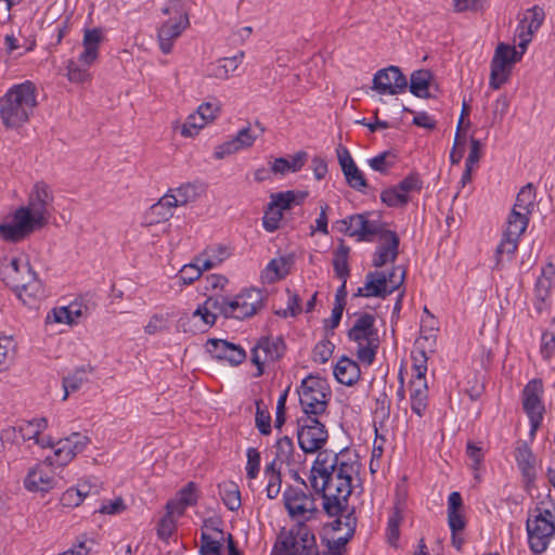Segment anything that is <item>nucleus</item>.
<instances>
[{"label": "nucleus", "mask_w": 555, "mask_h": 555, "mask_svg": "<svg viewBox=\"0 0 555 555\" xmlns=\"http://www.w3.org/2000/svg\"><path fill=\"white\" fill-rule=\"evenodd\" d=\"M53 201L50 186L37 182L28 195L27 205L15 210L11 223L0 224V238L17 243L46 227L54 211Z\"/></svg>", "instance_id": "1"}, {"label": "nucleus", "mask_w": 555, "mask_h": 555, "mask_svg": "<svg viewBox=\"0 0 555 555\" xmlns=\"http://www.w3.org/2000/svg\"><path fill=\"white\" fill-rule=\"evenodd\" d=\"M360 463L356 457L343 461L336 468L322 476L317 491H322L323 508L328 516H338L347 509L348 499L352 492V482L360 473Z\"/></svg>", "instance_id": "2"}, {"label": "nucleus", "mask_w": 555, "mask_h": 555, "mask_svg": "<svg viewBox=\"0 0 555 555\" xmlns=\"http://www.w3.org/2000/svg\"><path fill=\"white\" fill-rule=\"evenodd\" d=\"M36 101V87L31 81L15 85L0 98V118L5 128H18L28 121Z\"/></svg>", "instance_id": "3"}, {"label": "nucleus", "mask_w": 555, "mask_h": 555, "mask_svg": "<svg viewBox=\"0 0 555 555\" xmlns=\"http://www.w3.org/2000/svg\"><path fill=\"white\" fill-rule=\"evenodd\" d=\"M4 275L7 283L15 289L24 302H27V298L41 299L44 297V288L27 258H12L4 268Z\"/></svg>", "instance_id": "4"}, {"label": "nucleus", "mask_w": 555, "mask_h": 555, "mask_svg": "<svg viewBox=\"0 0 555 555\" xmlns=\"http://www.w3.org/2000/svg\"><path fill=\"white\" fill-rule=\"evenodd\" d=\"M349 340L353 341L359 361L371 365L379 347V335L375 327V317L370 313L360 314L348 331Z\"/></svg>", "instance_id": "5"}, {"label": "nucleus", "mask_w": 555, "mask_h": 555, "mask_svg": "<svg viewBox=\"0 0 555 555\" xmlns=\"http://www.w3.org/2000/svg\"><path fill=\"white\" fill-rule=\"evenodd\" d=\"M208 304L225 318L243 320L253 317L263 307V295L261 291L251 288L232 299L223 296L208 297Z\"/></svg>", "instance_id": "6"}, {"label": "nucleus", "mask_w": 555, "mask_h": 555, "mask_svg": "<svg viewBox=\"0 0 555 555\" xmlns=\"http://www.w3.org/2000/svg\"><path fill=\"white\" fill-rule=\"evenodd\" d=\"M271 555H319L315 537L305 524H297L279 535Z\"/></svg>", "instance_id": "7"}, {"label": "nucleus", "mask_w": 555, "mask_h": 555, "mask_svg": "<svg viewBox=\"0 0 555 555\" xmlns=\"http://www.w3.org/2000/svg\"><path fill=\"white\" fill-rule=\"evenodd\" d=\"M537 511L538 514L527 520L526 530L530 551L540 555L547 550L553 537L555 511L548 508H537Z\"/></svg>", "instance_id": "8"}, {"label": "nucleus", "mask_w": 555, "mask_h": 555, "mask_svg": "<svg viewBox=\"0 0 555 555\" xmlns=\"http://www.w3.org/2000/svg\"><path fill=\"white\" fill-rule=\"evenodd\" d=\"M298 395L302 409L301 416H315L318 418L325 413L330 392L323 380L312 376L305 378L301 382Z\"/></svg>", "instance_id": "9"}, {"label": "nucleus", "mask_w": 555, "mask_h": 555, "mask_svg": "<svg viewBox=\"0 0 555 555\" xmlns=\"http://www.w3.org/2000/svg\"><path fill=\"white\" fill-rule=\"evenodd\" d=\"M181 1L182 0H171L163 9L164 14H175L173 17H170L159 27L157 33L159 48L165 54L171 52L175 40L180 37L182 31L190 25L188 14L181 7Z\"/></svg>", "instance_id": "10"}, {"label": "nucleus", "mask_w": 555, "mask_h": 555, "mask_svg": "<svg viewBox=\"0 0 555 555\" xmlns=\"http://www.w3.org/2000/svg\"><path fill=\"white\" fill-rule=\"evenodd\" d=\"M283 501L289 517L298 524H305L319 514L315 499L302 489L287 487L283 492Z\"/></svg>", "instance_id": "11"}, {"label": "nucleus", "mask_w": 555, "mask_h": 555, "mask_svg": "<svg viewBox=\"0 0 555 555\" xmlns=\"http://www.w3.org/2000/svg\"><path fill=\"white\" fill-rule=\"evenodd\" d=\"M328 438L325 425L315 416H300L297 420V439L305 453L322 449Z\"/></svg>", "instance_id": "12"}, {"label": "nucleus", "mask_w": 555, "mask_h": 555, "mask_svg": "<svg viewBox=\"0 0 555 555\" xmlns=\"http://www.w3.org/2000/svg\"><path fill=\"white\" fill-rule=\"evenodd\" d=\"M370 214H356L345 219L337 220L335 228L338 232L356 237L358 242H373L382 231V223L370 220Z\"/></svg>", "instance_id": "13"}, {"label": "nucleus", "mask_w": 555, "mask_h": 555, "mask_svg": "<svg viewBox=\"0 0 555 555\" xmlns=\"http://www.w3.org/2000/svg\"><path fill=\"white\" fill-rule=\"evenodd\" d=\"M426 354L425 351H418L417 356H414V379L411 382V409L412 411L418 415L423 416L427 409V400H428V388L426 383Z\"/></svg>", "instance_id": "14"}, {"label": "nucleus", "mask_w": 555, "mask_h": 555, "mask_svg": "<svg viewBox=\"0 0 555 555\" xmlns=\"http://www.w3.org/2000/svg\"><path fill=\"white\" fill-rule=\"evenodd\" d=\"M529 217L517 211H511L506 220L503 237L496 247L498 263L504 255L511 258L517 250L519 238L528 227Z\"/></svg>", "instance_id": "15"}, {"label": "nucleus", "mask_w": 555, "mask_h": 555, "mask_svg": "<svg viewBox=\"0 0 555 555\" xmlns=\"http://www.w3.org/2000/svg\"><path fill=\"white\" fill-rule=\"evenodd\" d=\"M286 346L282 337H261L251 349V362L257 366L256 376L263 374L267 363L279 361Z\"/></svg>", "instance_id": "16"}, {"label": "nucleus", "mask_w": 555, "mask_h": 555, "mask_svg": "<svg viewBox=\"0 0 555 555\" xmlns=\"http://www.w3.org/2000/svg\"><path fill=\"white\" fill-rule=\"evenodd\" d=\"M542 391L543 386L540 379L530 380L522 391V406L530 421L531 436H534L543 420Z\"/></svg>", "instance_id": "17"}, {"label": "nucleus", "mask_w": 555, "mask_h": 555, "mask_svg": "<svg viewBox=\"0 0 555 555\" xmlns=\"http://www.w3.org/2000/svg\"><path fill=\"white\" fill-rule=\"evenodd\" d=\"M408 81L397 66H388L377 70L373 78L372 89L379 94L396 95L405 91Z\"/></svg>", "instance_id": "18"}, {"label": "nucleus", "mask_w": 555, "mask_h": 555, "mask_svg": "<svg viewBox=\"0 0 555 555\" xmlns=\"http://www.w3.org/2000/svg\"><path fill=\"white\" fill-rule=\"evenodd\" d=\"M89 442L90 439L88 436L80 433H73L70 436L57 441L53 457H47V461L57 466L67 465L76 454L85 450Z\"/></svg>", "instance_id": "19"}, {"label": "nucleus", "mask_w": 555, "mask_h": 555, "mask_svg": "<svg viewBox=\"0 0 555 555\" xmlns=\"http://www.w3.org/2000/svg\"><path fill=\"white\" fill-rule=\"evenodd\" d=\"M545 13L542 8L534 5L526 11L516 28V37L518 38V48L526 52L528 44L531 42L533 35L543 24Z\"/></svg>", "instance_id": "20"}, {"label": "nucleus", "mask_w": 555, "mask_h": 555, "mask_svg": "<svg viewBox=\"0 0 555 555\" xmlns=\"http://www.w3.org/2000/svg\"><path fill=\"white\" fill-rule=\"evenodd\" d=\"M352 457H356V454L351 453L349 450H344L339 453L328 450H319L311 469L312 487H317L319 479L336 468L343 461H349Z\"/></svg>", "instance_id": "21"}, {"label": "nucleus", "mask_w": 555, "mask_h": 555, "mask_svg": "<svg viewBox=\"0 0 555 555\" xmlns=\"http://www.w3.org/2000/svg\"><path fill=\"white\" fill-rule=\"evenodd\" d=\"M206 350L212 358L238 365L246 359L245 350L240 346L223 339H208Z\"/></svg>", "instance_id": "22"}, {"label": "nucleus", "mask_w": 555, "mask_h": 555, "mask_svg": "<svg viewBox=\"0 0 555 555\" xmlns=\"http://www.w3.org/2000/svg\"><path fill=\"white\" fill-rule=\"evenodd\" d=\"M336 155L348 185L357 191L365 189L367 186L366 179L363 172L357 167L348 149L339 144L336 147Z\"/></svg>", "instance_id": "23"}, {"label": "nucleus", "mask_w": 555, "mask_h": 555, "mask_svg": "<svg viewBox=\"0 0 555 555\" xmlns=\"http://www.w3.org/2000/svg\"><path fill=\"white\" fill-rule=\"evenodd\" d=\"M53 464L44 461L30 469L24 480V486L29 491L47 492L55 486L54 473L51 468Z\"/></svg>", "instance_id": "24"}, {"label": "nucleus", "mask_w": 555, "mask_h": 555, "mask_svg": "<svg viewBox=\"0 0 555 555\" xmlns=\"http://www.w3.org/2000/svg\"><path fill=\"white\" fill-rule=\"evenodd\" d=\"M380 244L376 248L372 263L376 268H380L388 262H395L398 257L399 237L396 232L385 230L378 234Z\"/></svg>", "instance_id": "25"}, {"label": "nucleus", "mask_w": 555, "mask_h": 555, "mask_svg": "<svg viewBox=\"0 0 555 555\" xmlns=\"http://www.w3.org/2000/svg\"><path fill=\"white\" fill-rule=\"evenodd\" d=\"M274 448L275 456L271 463H275V466L279 467L285 464L297 478V469L302 463V455L295 452L293 440L285 436L276 441Z\"/></svg>", "instance_id": "26"}, {"label": "nucleus", "mask_w": 555, "mask_h": 555, "mask_svg": "<svg viewBox=\"0 0 555 555\" xmlns=\"http://www.w3.org/2000/svg\"><path fill=\"white\" fill-rule=\"evenodd\" d=\"M391 294L387 284V276L379 271L369 272L362 287H359L354 296L359 297H379L385 298Z\"/></svg>", "instance_id": "27"}, {"label": "nucleus", "mask_w": 555, "mask_h": 555, "mask_svg": "<svg viewBox=\"0 0 555 555\" xmlns=\"http://www.w3.org/2000/svg\"><path fill=\"white\" fill-rule=\"evenodd\" d=\"M244 52L231 57H221L211 62L206 67V76L219 80H228L240 67Z\"/></svg>", "instance_id": "28"}, {"label": "nucleus", "mask_w": 555, "mask_h": 555, "mask_svg": "<svg viewBox=\"0 0 555 555\" xmlns=\"http://www.w3.org/2000/svg\"><path fill=\"white\" fill-rule=\"evenodd\" d=\"M102 41V31L99 28L87 29L83 34V51L78 61L85 66H91L99 55V47Z\"/></svg>", "instance_id": "29"}, {"label": "nucleus", "mask_w": 555, "mask_h": 555, "mask_svg": "<svg viewBox=\"0 0 555 555\" xmlns=\"http://www.w3.org/2000/svg\"><path fill=\"white\" fill-rule=\"evenodd\" d=\"M554 278L555 267L552 263H548L542 269L541 275L537 279L534 285V296L537 301L534 305L539 312H542L545 307V301L550 296Z\"/></svg>", "instance_id": "30"}, {"label": "nucleus", "mask_w": 555, "mask_h": 555, "mask_svg": "<svg viewBox=\"0 0 555 555\" xmlns=\"http://www.w3.org/2000/svg\"><path fill=\"white\" fill-rule=\"evenodd\" d=\"M173 205L171 197L166 193L153 204L145 214V222L149 225L168 221L173 216Z\"/></svg>", "instance_id": "31"}, {"label": "nucleus", "mask_w": 555, "mask_h": 555, "mask_svg": "<svg viewBox=\"0 0 555 555\" xmlns=\"http://www.w3.org/2000/svg\"><path fill=\"white\" fill-rule=\"evenodd\" d=\"M197 501L196 487L194 482H189L177 494L175 500H170L166 509L169 514L181 516L188 506L194 505Z\"/></svg>", "instance_id": "32"}, {"label": "nucleus", "mask_w": 555, "mask_h": 555, "mask_svg": "<svg viewBox=\"0 0 555 555\" xmlns=\"http://www.w3.org/2000/svg\"><path fill=\"white\" fill-rule=\"evenodd\" d=\"M334 375L338 383L352 386L361 375L358 363L347 357H343L334 367Z\"/></svg>", "instance_id": "33"}, {"label": "nucleus", "mask_w": 555, "mask_h": 555, "mask_svg": "<svg viewBox=\"0 0 555 555\" xmlns=\"http://www.w3.org/2000/svg\"><path fill=\"white\" fill-rule=\"evenodd\" d=\"M203 193V188L195 183H184L176 189H170L167 194L176 207L185 206L195 202Z\"/></svg>", "instance_id": "34"}, {"label": "nucleus", "mask_w": 555, "mask_h": 555, "mask_svg": "<svg viewBox=\"0 0 555 555\" xmlns=\"http://www.w3.org/2000/svg\"><path fill=\"white\" fill-rule=\"evenodd\" d=\"M433 75L427 69H420L412 73L410 78V91L417 98H429V87Z\"/></svg>", "instance_id": "35"}, {"label": "nucleus", "mask_w": 555, "mask_h": 555, "mask_svg": "<svg viewBox=\"0 0 555 555\" xmlns=\"http://www.w3.org/2000/svg\"><path fill=\"white\" fill-rule=\"evenodd\" d=\"M308 196L306 191H286L271 195V206L283 210L289 209L293 205L301 204Z\"/></svg>", "instance_id": "36"}, {"label": "nucleus", "mask_w": 555, "mask_h": 555, "mask_svg": "<svg viewBox=\"0 0 555 555\" xmlns=\"http://www.w3.org/2000/svg\"><path fill=\"white\" fill-rule=\"evenodd\" d=\"M515 460L522 475L529 477L533 474L535 459L526 441L517 442L515 448Z\"/></svg>", "instance_id": "37"}, {"label": "nucleus", "mask_w": 555, "mask_h": 555, "mask_svg": "<svg viewBox=\"0 0 555 555\" xmlns=\"http://www.w3.org/2000/svg\"><path fill=\"white\" fill-rule=\"evenodd\" d=\"M535 201V190L532 183H528L520 189L517 194L513 211L530 216Z\"/></svg>", "instance_id": "38"}, {"label": "nucleus", "mask_w": 555, "mask_h": 555, "mask_svg": "<svg viewBox=\"0 0 555 555\" xmlns=\"http://www.w3.org/2000/svg\"><path fill=\"white\" fill-rule=\"evenodd\" d=\"M287 260L283 257L272 259L261 272V280L264 283H274L284 279L287 273Z\"/></svg>", "instance_id": "39"}, {"label": "nucleus", "mask_w": 555, "mask_h": 555, "mask_svg": "<svg viewBox=\"0 0 555 555\" xmlns=\"http://www.w3.org/2000/svg\"><path fill=\"white\" fill-rule=\"evenodd\" d=\"M219 494L224 505L230 511H237L241 505V492L238 486L233 481H225L219 485Z\"/></svg>", "instance_id": "40"}, {"label": "nucleus", "mask_w": 555, "mask_h": 555, "mask_svg": "<svg viewBox=\"0 0 555 555\" xmlns=\"http://www.w3.org/2000/svg\"><path fill=\"white\" fill-rule=\"evenodd\" d=\"M91 487L87 482H80L75 488L67 489L61 496L63 506H79L90 493Z\"/></svg>", "instance_id": "41"}, {"label": "nucleus", "mask_w": 555, "mask_h": 555, "mask_svg": "<svg viewBox=\"0 0 555 555\" xmlns=\"http://www.w3.org/2000/svg\"><path fill=\"white\" fill-rule=\"evenodd\" d=\"M350 248L341 242L333 256V267L338 279H348L350 269L348 264Z\"/></svg>", "instance_id": "42"}, {"label": "nucleus", "mask_w": 555, "mask_h": 555, "mask_svg": "<svg viewBox=\"0 0 555 555\" xmlns=\"http://www.w3.org/2000/svg\"><path fill=\"white\" fill-rule=\"evenodd\" d=\"M525 52L522 49L517 51L515 47L509 44L500 43L498 44L492 61H498V63L506 65L512 68L513 64L519 62Z\"/></svg>", "instance_id": "43"}, {"label": "nucleus", "mask_w": 555, "mask_h": 555, "mask_svg": "<svg viewBox=\"0 0 555 555\" xmlns=\"http://www.w3.org/2000/svg\"><path fill=\"white\" fill-rule=\"evenodd\" d=\"M511 73V67L500 64L498 61H491L490 88L499 90L508 80Z\"/></svg>", "instance_id": "44"}, {"label": "nucleus", "mask_w": 555, "mask_h": 555, "mask_svg": "<svg viewBox=\"0 0 555 555\" xmlns=\"http://www.w3.org/2000/svg\"><path fill=\"white\" fill-rule=\"evenodd\" d=\"M48 422L46 418H35L25 422L18 426V433L24 440H36L38 436L47 428Z\"/></svg>", "instance_id": "45"}, {"label": "nucleus", "mask_w": 555, "mask_h": 555, "mask_svg": "<svg viewBox=\"0 0 555 555\" xmlns=\"http://www.w3.org/2000/svg\"><path fill=\"white\" fill-rule=\"evenodd\" d=\"M395 159L396 157L390 151H385L370 158L367 163L373 170L386 175L395 166Z\"/></svg>", "instance_id": "46"}, {"label": "nucleus", "mask_w": 555, "mask_h": 555, "mask_svg": "<svg viewBox=\"0 0 555 555\" xmlns=\"http://www.w3.org/2000/svg\"><path fill=\"white\" fill-rule=\"evenodd\" d=\"M380 199L389 207H403L409 203L410 197L403 195L400 189L396 185L384 190L380 193Z\"/></svg>", "instance_id": "47"}, {"label": "nucleus", "mask_w": 555, "mask_h": 555, "mask_svg": "<svg viewBox=\"0 0 555 555\" xmlns=\"http://www.w3.org/2000/svg\"><path fill=\"white\" fill-rule=\"evenodd\" d=\"M356 527H357V518L353 514V511L348 512L345 515H340L332 524V528H333L334 532L344 531V533L348 534L349 537H353Z\"/></svg>", "instance_id": "48"}, {"label": "nucleus", "mask_w": 555, "mask_h": 555, "mask_svg": "<svg viewBox=\"0 0 555 555\" xmlns=\"http://www.w3.org/2000/svg\"><path fill=\"white\" fill-rule=\"evenodd\" d=\"M87 382L86 373L83 370L76 371L75 373L63 378L64 396L66 400L70 392H75Z\"/></svg>", "instance_id": "49"}, {"label": "nucleus", "mask_w": 555, "mask_h": 555, "mask_svg": "<svg viewBox=\"0 0 555 555\" xmlns=\"http://www.w3.org/2000/svg\"><path fill=\"white\" fill-rule=\"evenodd\" d=\"M203 118L194 113L190 114L180 127V132L184 138H192L205 127Z\"/></svg>", "instance_id": "50"}, {"label": "nucleus", "mask_w": 555, "mask_h": 555, "mask_svg": "<svg viewBox=\"0 0 555 555\" xmlns=\"http://www.w3.org/2000/svg\"><path fill=\"white\" fill-rule=\"evenodd\" d=\"M90 66H85L81 63H77L75 61H68L66 69H67V78L69 81L75 83L85 82L90 78V74L88 68Z\"/></svg>", "instance_id": "51"}, {"label": "nucleus", "mask_w": 555, "mask_h": 555, "mask_svg": "<svg viewBox=\"0 0 555 555\" xmlns=\"http://www.w3.org/2000/svg\"><path fill=\"white\" fill-rule=\"evenodd\" d=\"M282 218L283 211H281V209L276 208L275 206H271L270 203L262 218L263 228L268 232H274L279 229Z\"/></svg>", "instance_id": "52"}, {"label": "nucleus", "mask_w": 555, "mask_h": 555, "mask_svg": "<svg viewBox=\"0 0 555 555\" xmlns=\"http://www.w3.org/2000/svg\"><path fill=\"white\" fill-rule=\"evenodd\" d=\"M222 544L220 541L214 540L209 534L203 532L201 535V555H222Z\"/></svg>", "instance_id": "53"}, {"label": "nucleus", "mask_w": 555, "mask_h": 555, "mask_svg": "<svg viewBox=\"0 0 555 555\" xmlns=\"http://www.w3.org/2000/svg\"><path fill=\"white\" fill-rule=\"evenodd\" d=\"M256 427L262 435H269L271 433V416L270 413L261 406L259 401L256 402Z\"/></svg>", "instance_id": "54"}, {"label": "nucleus", "mask_w": 555, "mask_h": 555, "mask_svg": "<svg viewBox=\"0 0 555 555\" xmlns=\"http://www.w3.org/2000/svg\"><path fill=\"white\" fill-rule=\"evenodd\" d=\"M202 273L199 267L196 266L195 261L184 264L179 272L178 280L183 285H190L201 278Z\"/></svg>", "instance_id": "55"}, {"label": "nucleus", "mask_w": 555, "mask_h": 555, "mask_svg": "<svg viewBox=\"0 0 555 555\" xmlns=\"http://www.w3.org/2000/svg\"><path fill=\"white\" fill-rule=\"evenodd\" d=\"M403 195L409 196L412 192H420L423 182L417 173H410L398 185Z\"/></svg>", "instance_id": "56"}, {"label": "nucleus", "mask_w": 555, "mask_h": 555, "mask_svg": "<svg viewBox=\"0 0 555 555\" xmlns=\"http://www.w3.org/2000/svg\"><path fill=\"white\" fill-rule=\"evenodd\" d=\"M334 345L330 340H322L318 343L313 349L314 362L325 363L332 357Z\"/></svg>", "instance_id": "57"}, {"label": "nucleus", "mask_w": 555, "mask_h": 555, "mask_svg": "<svg viewBox=\"0 0 555 555\" xmlns=\"http://www.w3.org/2000/svg\"><path fill=\"white\" fill-rule=\"evenodd\" d=\"M247 464L246 473L247 477L254 479L257 477L260 468V453L256 448L247 449Z\"/></svg>", "instance_id": "58"}, {"label": "nucleus", "mask_w": 555, "mask_h": 555, "mask_svg": "<svg viewBox=\"0 0 555 555\" xmlns=\"http://www.w3.org/2000/svg\"><path fill=\"white\" fill-rule=\"evenodd\" d=\"M220 112V105L215 102H206L198 106L197 111L195 112L196 115L201 116L203 118V121H205V125L208 122L215 120Z\"/></svg>", "instance_id": "59"}, {"label": "nucleus", "mask_w": 555, "mask_h": 555, "mask_svg": "<svg viewBox=\"0 0 555 555\" xmlns=\"http://www.w3.org/2000/svg\"><path fill=\"white\" fill-rule=\"evenodd\" d=\"M256 139H257V134H255V130L251 128L250 125L241 129L234 137V140L236 141V143L241 150L248 149V147L253 146Z\"/></svg>", "instance_id": "60"}, {"label": "nucleus", "mask_w": 555, "mask_h": 555, "mask_svg": "<svg viewBox=\"0 0 555 555\" xmlns=\"http://www.w3.org/2000/svg\"><path fill=\"white\" fill-rule=\"evenodd\" d=\"M287 293H288L287 307H286V309H284L282 311H278L276 314L282 315L283 318L296 317L297 314H299L301 312V306H300L301 298L296 293H291L289 291H287Z\"/></svg>", "instance_id": "61"}, {"label": "nucleus", "mask_w": 555, "mask_h": 555, "mask_svg": "<svg viewBox=\"0 0 555 555\" xmlns=\"http://www.w3.org/2000/svg\"><path fill=\"white\" fill-rule=\"evenodd\" d=\"M352 537L348 534H337L328 541V555H344L346 550V544Z\"/></svg>", "instance_id": "62"}, {"label": "nucleus", "mask_w": 555, "mask_h": 555, "mask_svg": "<svg viewBox=\"0 0 555 555\" xmlns=\"http://www.w3.org/2000/svg\"><path fill=\"white\" fill-rule=\"evenodd\" d=\"M375 417L380 421H385L390 415V400L388 399L386 393H380L379 397L376 398L375 409H374Z\"/></svg>", "instance_id": "63"}, {"label": "nucleus", "mask_w": 555, "mask_h": 555, "mask_svg": "<svg viewBox=\"0 0 555 555\" xmlns=\"http://www.w3.org/2000/svg\"><path fill=\"white\" fill-rule=\"evenodd\" d=\"M175 515L176 514H169L167 512V514L160 519L157 528V534L159 538L168 539L172 534L176 528V522L173 519Z\"/></svg>", "instance_id": "64"}]
</instances>
